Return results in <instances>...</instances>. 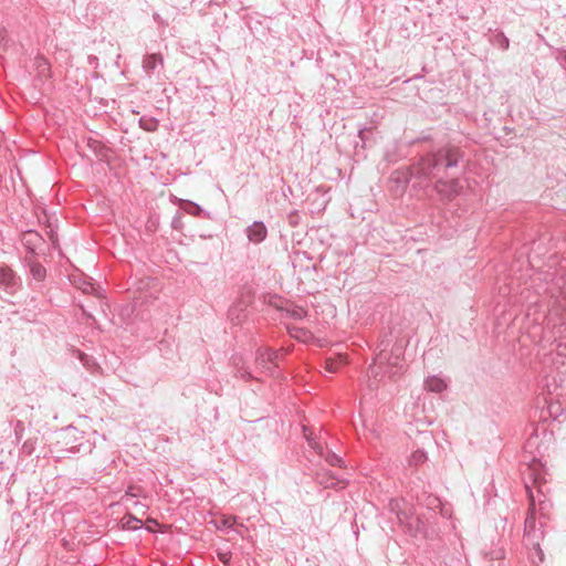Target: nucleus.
Returning <instances> with one entry per match:
<instances>
[{"instance_id":"393cba45","label":"nucleus","mask_w":566,"mask_h":566,"mask_svg":"<svg viewBox=\"0 0 566 566\" xmlns=\"http://www.w3.org/2000/svg\"><path fill=\"white\" fill-rule=\"evenodd\" d=\"M304 429V437L306 438L310 447L315 450L319 455H323L324 454V448L321 443L316 442L314 439L311 438L310 434H307V429L306 427L303 428Z\"/></svg>"},{"instance_id":"f3484780","label":"nucleus","mask_w":566,"mask_h":566,"mask_svg":"<svg viewBox=\"0 0 566 566\" xmlns=\"http://www.w3.org/2000/svg\"><path fill=\"white\" fill-rule=\"evenodd\" d=\"M388 510L391 513H395L397 516V520L402 523L405 518H407V514L400 510V500L398 499H390L388 503Z\"/></svg>"},{"instance_id":"e433bc0d","label":"nucleus","mask_w":566,"mask_h":566,"mask_svg":"<svg viewBox=\"0 0 566 566\" xmlns=\"http://www.w3.org/2000/svg\"><path fill=\"white\" fill-rule=\"evenodd\" d=\"M172 228L174 229L181 228V216L180 214L175 216V218L172 219Z\"/></svg>"},{"instance_id":"72a5a7b5","label":"nucleus","mask_w":566,"mask_h":566,"mask_svg":"<svg viewBox=\"0 0 566 566\" xmlns=\"http://www.w3.org/2000/svg\"><path fill=\"white\" fill-rule=\"evenodd\" d=\"M24 430V424L22 421L18 420L15 426H14V434L17 437L18 440L21 439V433L22 431Z\"/></svg>"},{"instance_id":"2eb2a0df","label":"nucleus","mask_w":566,"mask_h":566,"mask_svg":"<svg viewBox=\"0 0 566 566\" xmlns=\"http://www.w3.org/2000/svg\"><path fill=\"white\" fill-rule=\"evenodd\" d=\"M316 481L326 489L335 488L339 483V480L329 471L317 473Z\"/></svg>"},{"instance_id":"dca6fc26","label":"nucleus","mask_w":566,"mask_h":566,"mask_svg":"<svg viewBox=\"0 0 566 566\" xmlns=\"http://www.w3.org/2000/svg\"><path fill=\"white\" fill-rule=\"evenodd\" d=\"M180 208L188 214H191V216H195V217H199L201 213H202V208L190 201V200H182L181 203H180Z\"/></svg>"},{"instance_id":"4be33fe9","label":"nucleus","mask_w":566,"mask_h":566,"mask_svg":"<svg viewBox=\"0 0 566 566\" xmlns=\"http://www.w3.org/2000/svg\"><path fill=\"white\" fill-rule=\"evenodd\" d=\"M245 306L242 303L234 304L229 310V317L231 321H235L237 323L241 319V314L244 312Z\"/></svg>"},{"instance_id":"ea45409f","label":"nucleus","mask_w":566,"mask_h":566,"mask_svg":"<svg viewBox=\"0 0 566 566\" xmlns=\"http://www.w3.org/2000/svg\"><path fill=\"white\" fill-rule=\"evenodd\" d=\"M398 364H399V357H398V356H396V357H395V361L392 363V365H394V366H398Z\"/></svg>"},{"instance_id":"20e7f679","label":"nucleus","mask_w":566,"mask_h":566,"mask_svg":"<svg viewBox=\"0 0 566 566\" xmlns=\"http://www.w3.org/2000/svg\"><path fill=\"white\" fill-rule=\"evenodd\" d=\"M84 439L82 432L76 428L70 426L62 430L60 443L65 446L66 451L70 453H86L92 451V446Z\"/></svg>"},{"instance_id":"a211bd4d","label":"nucleus","mask_w":566,"mask_h":566,"mask_svg":"<svg viewBox=\"0 0 566 566\" xmlns=\"http://www.w3.org/2000/svg\"><path fill=\"white\" fill-rule=\"evenodd\" d=\"M87 147L97 156H102L104 154V150L106 149L105 145L92 137H88L86 139Z\"/></svg>"},{"instance_id":"58836bf2","label":"nucleus","mask_w":566,"mask_h":566,"mask_svg":"<svg viewBox=\"0 0 566 566\" xmlns=\"http://www.w3.org/2000/svg\"><path fill=\"white\" fill-rule=\"evenodd\" d=\"M78 357H80L81 361H82L84 365L87 363V359H88V356H87V355H85V354L81 353Z\"/></svg>"},{"instance_id":"f704fd0d","label":"nucleus","mask_w":566,"mask_h":566,"mask_svg":"<svg viewBox=\"0 0 566 566\" xmlns=\"http://www.w3.org/2000/svg\"><path fill=\"white\" fill-rule=\"evenodd\" d=\"M135 490H137V488L135 486H129L128 490L126 491L124 497L126 501H129L130 499H135L138 496V493L135 492Z\"/></svg>"},{"instance_id":"39448f33","label":"nucleus","mask_w":566,"mask_h":566,"mask_svg":"<svg viewBox=\"0 0 566 566\" xmlns=\"http://www.w3.org/2000/svg\"><path fill=\"white\" fill-rule=\"evenodd\" d=\"M21 286L20 276L7 264L0 265V289L13 295Z\"/></svg>"},{"instance_id":"f257e3e1","label":"nucleus","mask_w":566,"mask_h":566,"mask_svg":"<svg viewBox=\"0 0 566 566\" xmlns=\"http://www.w3.org/2000/svg\"><path fill=\"white\" fill-rule=\"evenodd\" d=\"M461 160L457 149L437 148L420 157L416 164L396 169L391 174V180L402 188L410 182L413 187L422 188L430 176H439L441 171H458Z\"/></svg>"},{"instance_id":"ddd939ff","label":"nucleus","mask_w":566,"mask_h":566,"mask_svg":"<svg viewBox=\"0 0 566 566\" xmlns=\"http://www.w3.org/2000/svg\"><path fill=\"white\" fill-rule=\"evenodd\" d=\"M553 284L558 296L566 301V269L562 268L558 270L553 279Z\"/></svg>"},{"instance_id":"423d86ee","label":"nucleus","mask_w":566,"mask_h":566,"mask_svg":"<svg viewBox=\"0 0 566 566\" xmlns=\"http://www.w3.org/2000/svg\"><path fill=\"white\" fill-rule=\"evenodd\" d=\"M231 366L233 368V375L243 381H251L258 379L253 376L250 368L245 365V361L241 355H233L231 357Z\"/></svg>"},{"instance_id":"aec40b11","label":"nucleus","mask_w":566,"mask_h":566,"mask_svg":"<svg viewBox=\"0 0 566 566\" xmlns=\"http://www.w3.org/2000/svg\"><path fill=\"white\" fill-rule=\"evenodd\" d=\"M504 556H505V552L502 546H496L486 553V557L491 562H495V560L501 562L502 559H504Z\"/></svg>"},{"instance_id":"c85d7f7f","label":"nucleus","mask_w":566,"mask_h":566,"mask_svg":"<svg viewBox=\"0 0 566 566\" xmlns=\"http://www.w3.org/2000/svg\"><path fill=\"white\" fill-rule=\"evenodd\" d=\"M237 524V516H227L220 521L221 530H230Z\"/></svg>"},{"instance_id":"412c9836","label":"nucleus","mask_w":566,"mask_h":566,"mask_svg":"<svg viewBox=\"0 0 566 566\" xmlns=\"http://www.w3.org/2000/svg\"><path fill=\"white\" fill-rule=\"evenodd\" d=\"M427 460V453L423 450H416L409 460L410 465L418 467L424 463Z\"/></svg>"},{"instance_id":"9b49d317","label":"nucleus","mask_w":566,"mask_h":566,"mask_svg":"<svg viewBox=\"0 0 566 566\" xmlns=\"http://www.w3.org/2000/svg\"><path fill=\"white\" fill-rule=\"evenodd\" d=\"M255 366L256 369L266 375H274V366H271L270 360L266 359V350L264 347H259L255 352Z\"/></svg>"},{"instance_id":"a878e982","label":"nucleus","mask_w":566,"mask_h":566,"mask_svg":"<svg viewBox=\"0 0 566 566\" xmlns=\"http://www.w3.org/2000/svg\"><path fill=\"white\" fill-rule=\"evenodd\" d=\"M142 525H143V522L139 518H137L130 514L126 517L125 527L127 530L142 528Z\"/></svg>"},{"instance_id":"c9c22d12","label":"nucleus","mask_w":566,"mask_h":566,"mask_svg":"<svg viewBox=\"0 0 566 566\" xmlns=\"http://www.w3.org/2000/svg\"><path fill=\"white\" fill-rule=\"evenodd\" d=\"M84 293H92L94 289V284L90 282H84L83 286H81Z\"/></svg>"},{"instance_id":"473e14b6","label":"nucleus","mask_w":566,"mask_h":566,"mask_svg":"<svg viewBox=\"0 0 566 566\" xmlns=\"http://www.w3.org/2000/svg\"><path fill=\"white\" fill-rule=\"evenodd\" d=\"M300 221V214L297 211H293L289 214V223L293 227H296Z\"/></svg>"},{"instance_id":"cd10ccee","label":"nucleus","mask_w":566,"mask_h":566,"mask_svg":"<svg viewBox=\"0 0 566 566\" xmlns=\"http://www.w3.org/2000/svg\"><path fill=\"white\" fill-rule=\"evenodd\" d=\"M36 439H28L23 442L21 451L25 455H30L33 453L35 449Z\"/></svg>"},{"instance_id":"7c9ffc66","label":"nucleus","mask_w":566,"mask_h":566,"mask_svg":"<svg viewBox=\"0 0 566 566\" xmlns=\"http://www.w3.org/2000/svg\"><path fill=\"white\" fill-rule=\"evenodd\" d=\"M289 314L294 319H303L306 316V311L303 307H294L293 310L289 311Z\"/></svg>"},{"instance_id":"f03ea898","label":"nucleus","mask_w":566,"mask_h":566,"mask_svg":"<svg viewBox=\"0 0 566 566\" xmlns=\"http://www.w3.org/2000/svg\"><path fill=\"white\" fill-rule=\"evenodd\" d=\"M440 148H454L457 149L461 155V165L459 167V170L455 172L452 171H441L439 176H430L428 178V182L431 180H436L434 182V189L441 196L443 200H452L457 196L460 195L462 190V185L460 184V180L458 178L459 175H461L464 171L465 168V154L461 149V147L453 145V144H446L441 146Z\"/></svg>"},{"instance_id":"4468645a","label":"nucleus","mask_w":566,"mask_h":566,"mask_svg":"<svg viewBox=\"0 0 566 566\" xmlns=\"http://www.w3.org/2000/svg\"><path fill=\"white\" fill-rule=\"evenodd\" d=\"M424 388L432 392H442L447 388V384L443 379L437 376H430L424 380Z\"/></svg>"},{"instance_id":"7ed1b4c3","label":"nucleus","mask_w":566,"mask_h":566,"mask_svg":"<svg viewBox=\"0 0 566 566\" xmlns=\"http://www.w3.org/2000/svg\"><path fill=\"white\" fill-rule=\"evenodd\" d=\"M530 509L528 514L524 522V545L526 547L537 546L544 538V532L542 531V524L536 521L535 517V503L534 499L530 496Z\"/></svg>"},{"instance_id":"2f4dec72","label":"nucleus","mask_w":566,"mask_h":566,"mask_svg":"<svg viewBox=\"0 0 566 566\" xmlns=\"http://www.w3.org/2000/svg\"><path fill=\"white\" fill-rule=\"evenodd\" d=\"M338 369V363L332 358L325 360V370L329 374H335Z\"/></svg>"},{"instance_id":"4c0bfd02","label":"nucleus","mask_w":566,"mask_h":566,"mask_svg":"<svg viewBox=\"0 0 566 566\" xmlns=\"http://www.w3.org/2000/svg\"><path fill=\"white\" fill-rule=\"evenodd\" d=\"M369 132H370V129H369V128H366V127L360 128V129L358 130V137L360 138V140H361L363 143H365V140H366V133H369Z\"/></svg>"},{"instance_id":"b1692460","label":"nucleus","mask_w":566,"mask_h":566,"mask_svg":"<svg viewBox=\"0 0 566 566\" xmlns=\"http://www.w3.org/2000/svg\"><path fill=\"white\" fill-rule=\"evenodd\" d=\"M264 349L266 350V359L270 360L271 363V366H274V374L276 373L277 370V360H279V357H280V353L275 349H272V348H265Z\"/></svg>"},{"instance_id":"1a4fd4ad","label":"nucleus","mask_w":566,"mask_h":566,"mask_svg":"<svg viewBox=\"0 0 566 566\" xmlns=\"http://www.w3.org/2000/svg\"><path fill=\"white\" fill-rule=\"evenodd\" d=\"M25 264L30 270V275L34 283H42L46 276L45 268L40 262H38L34 256H27Z\"/></svg>"},{"instance_id":"c756f323","label":"nucleus","mask_w":566,"mask_h":566,"mask_svg":"<svg viewBox=\"0 0 566 566\" xmlns=\"http://www.w3.org/2000/svg\"><path fill=\"white\" fill-rule=\"evenodd\" d=\"M290 334L295 338H306L310 332L303 327H294L290 329Z\"/></svg>"},{"instance_id":"6e6552de","label":"nucleus","mask_w":566,"mask_h":566,"mask_svg":"<svg viewBox=\"0 0 566 566\" xmlns=\"http://www.w3.org/2000/svg\"><path fill=\"white\" fill-rule=\"evenodd\" d=\"M164 66V59L159 53L146 54L143 59V70L150 77Z\"/></svg>"},{"instance_id":"9d476101","label":"nucleus","mask_w":566,"mask_h":566,"mask_svg":"<svg viewBox=\"0 0 566 566\" xmlns=\"http://www.w3.org/2000/svg\"><path fill=\"white\" fill-rule=\"evenodd\" d=\"M268 234V229L262 221H254L251 226L247 228L248 239L258 244L264 241Z\"/></svg>"},{"instance_id":"f8f14e48","label":"nucleus","mask_w":566,"mask_h":566,"mask_svg":"<svg viewBox=\"0 0 566 566\" xmlns=\"http://www.w3.org/2000/svg\"><path fill=\"white\" fill-rule=\"evenodd\" d=\"M36 78L40 82L46 81L51 76V64L43 55H36L34 59Z\"/></svg>"},{"instance_id":"6ab92c4d","label":"nucleus","mask_w":566,"mask_h":566,"mask_svg":"<svg viewBox=\"0 0 566 566\" xmlns=\"http://www.w3.org/2000/svg\"><path fill=\"white\" fill-rule=\"evenodd\" d=\"M492 43L502 50L509 49L510 41L503 32H497L492 38Z\"/></svg>"},{"instance_id":"bb28decb","label":"nucleus","mask_w":566,"mask_h":566,"mask_svg":"<svg viewBox=\"0 0 566 566\" xmlns=\"http://www.w3.org/2000/svg\"><path fill=\"white\" fill-rule=\"evenodd\" d=\"M528 548L532 551L530 556H531L533 563H536V558L539 563L544 562V553L541 548V543L537 546H531Z\"/></svg>"},{"instance_id":"5701e85b","label":"nucleus","mask_w":566,"mask_h":566,"mask_svg":"<svg viewBox=\"0 0 566 566\" xmlns=\"http://www.w3.org/2000/svg\"><path fill=\"white\" fill-rule=\"evenodd\" d=\"M325 460L332 467H342L344 464L343 458L332 452L331 450H327V453L325 454Z\"/></svg>"},{"instance_id":"0eeeda50","label":"nucleus","mask_w":566,"mask_h":566,"mask_svg":"<svg viewBox=\"0 0 566 566\" xmlns=\"http://www.w3.org/2000/svg\"><path fill=\"white\" fill-rule=\"evenodd\" d=\"M43 238L34 230H27L21 235V242L30 253V256L35 255V250L43 243Z\"/></svg>"}]
</instances>
